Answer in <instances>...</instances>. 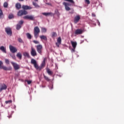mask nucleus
Listing matches in <instances>:
<instances>
[{
    "instance_id": "obj_1",
    "label": "nucleus",
    "mask_w": 124,
    "mask_h": 124,
    "mask_svg": "<svg viewBox=\"0 0 124 124\" xmlns=\"http://www.w3.org/2000/svg\"><path fill=\"white\" fill-rule=\"evenodd\" d=\"M39 32H40V30L38 27L36 26L34 28V35L35 38L36 39L39 36Z\"/></svg>"
},
{
    "instance_id": "obj_2",
    "label": "nucleus",
    "mask_w": 124,
    "mask_h": 124,
    "mask_svg": "<svg viewBox=\"0 0 124 124\" xmlns=\"http://www.w3.org/2000/svg\"><path fill=\"white\" fill-rule=\"evenodd\" d=\"M3 64V62L0 61V69H3V70L5 71H9L12 69V67L11 66L7 67L5 66H2Z\"/></svg>"
},
{
    "instance_id": "obj_3",
    "label": "nucleus",
    "mask_w": 124,
    "mask_h": 124,
    "mask_svg": "<svg viewBox=\"0 0 124 124\" xmlns=\"http://www.w3.org/2000/svg\"><path fill=\"white\" fill-rule=\"evenodd\" d=\"M28 15V12L24 10H19L17 13V16L20 17L21 16H23V15Z\"/></svg>"
},
{
    "instance_id": "obj_4",
    "label": "nucleus",
    "mask_w": 124,
    "mask_h": 124,
    "mask_svg": "<svg viewBox=\"0 0 124 124\" xmlns=\"http://www.w3.org/2000/svg\"><path fill=\"white\" fill-rule=\"evenodd\" d=\"M23 19H27L28 20H31V21H34L35 20V17H34V16L32 15H27L23 16Z\"/></svg>"
},
{
    "instance_id": "obj_5",
    "label": "nucleus",
    "mask_w": 124,
    "mask_h": 124,
    "mask_svg": "<svg viewBox=\"0 0 124 124\" xmlns=\"http://www.w3.org/2000/svg\"><path fill=\"white\" fill-rule=\"evenodd\" d=\"M11 63L12 64L13 66L14 67V68L15 70H18V69H20V66L16 63H15L13 62H11Z\"/></svg>"
},
{
    "instance_id": "obj_6",
    "label": "nucleus",
    "mask_w": 124,
    "mask_h": 124,
    "mask_svg": "<svg viewBox=\"0 0 124 124\" xmlns=\"http://www.w3.org/2000/svg\"><path fill=\"white\" fill-rule=\"evenodd\" d=\"M9 48H10V51L13 54H14L15 53H16V52H17V48L15 47V46H14L12 45H10Z\"/></svg>"
},
{
    "instance_id": "obj_7",
    "label": "nucleus",
    "mask_w": 124,
    "mask_h": 124,
    "mask_svg": "<svg viewBox=\"0 0 124 124\" xmlns=\"http://www.w3.org/2000/svg\"><path fill=\"white\" fill-rule=\"evenodd\" d=\"M36 48H37V51L39 53V54H41L42 53V45H39L36 46Z\"/></svg>"
},
{
    "instance_id": "obj_8",
    "label": "nucleus",
    "mask_w": 124,
    "mask_h": 124,
    "mask_svg": "<svg viewBox=\"0 0 124 124\" xmlns=\"http://www.w3.org/2000/svg\"><path fill=\"white\" fill-rule=\"evenodd\" d=\"M5 31L8 35H10V36L12 35V31L10 28H5Z\"/></svg>"
},
{
    "instance_id": "obj_9",
    "label": "nucleus",
    "mask_w": 124,
    "mask_h": 124,
    "mask_svg": "<svg viewBox=\"0 0 124 124\" xmlns=\"http://www.w3.org/2000/svg\"><path fill=\"white\" fill-rule=\"evenodd\" d=\"M31 54L32 57H35V56H37V53H36V50H35V49L33 47H31Z\"/></svg>"
},
{
    "instance_id": "obj_10",
    "label": "nucleus",
    "mask_w": 124,
    "mask_h": 124,
    "mask_svg": "<svg viewBox=\"0 0 124 124\" xmlns=\"http://www.w3.org/2000/svg\"><path fill=\"white\" fill-rule=\"evenodd\" d=\"M63 5H64L65 6V10H66V11H69V10H70V7H69V6H68V5H69V4H68V3H66L65 2H63Z\"/></svg>"
},
{
    "instance_id": "obj_11",
    "label": "nucleus",
    "mask_w": 124,
    "mask_h": 124,
    "mask_svg": "<svg viewBox=\"0 0 124 124\" xmlns=\"http://www.w3.org/2000/svg\"><path fill=\"white\" fill-rule=\"evenodd\" d=\"M83 32H84L83 30L78 29L75 31V34H82Z\"/></svg>"
},
{
    "instance_id": "obj_12",
    "label": "nucleus",
    "mask_w": 124,
    "mask_h": 124,
    "mask_svg": "<svg viewBox=\"0 0 124 124\" xmlns=\"http://www.w3.org/2000/svg\"><path fill=\"white\" fill-rule=\"evenodd\" d=\"M42 15H44V16H46V17L48 16L53 17V16L55 15V14H53V13H42Z\"/></svg>"
},
{
    "instance_id": "obj_13",
    "label": "nucleus",
    "mask_w": 124,
    "mask_h": 124,
    "mask_svg": "<svg viewBox=\"0 0 124 124\" xmlns=\"http://www.w3.org/2000/svg\"><path fill=\"white\" fill-rule=\"evenodd\" d=\"M22 8L23 9V10H31V7L23 5L22 6Z\"/></svg>"
},
{
    "instance_id": "obj_14",
    "label": "nucleus",
    "mask_w": 124,
    "mask_h": 124,
    "mask_svg": "<svg viewBox=\"0 0 124 124\" xmlns=\"http://www.w3.org/2000/svg\"><path fill=\"white\" fill-rule=\"evenodd\" d=\"M6 89H7V86L5 84H1L0 88V93H1L3 90H6Z\"/></svg>"
},
{
    "instance_id": "obj_15",
    "label": "nucleus",
    "mask_w": 124,
    "mask_h": 124,
    "mask_svg": "<svg viewBox=\"0 0 124 124\" xmlns=\"http://www.w3.org/2000/svg\"><path fill=\"white\" fill-rule=\"evenodd\" d=\"M80 19H81V18L80 17V16H76L74 19V23H75V24H77V23H78V22L80 21Z\"/></svg>"
},
{
    "instance_id": "obj_16",
    "label": "nucleus",
    "mask_w": 124,
    "mask_h": 124,
    "mask_svg": "<svg viewBox=\"0 0 124 124\" xmlns=\"http://www.w3.org/2000/svg\"><path fill=\"white\" fill-rule=\"evenodd\" d=\"M62 43V39L59 37L57 39V43H56V45L57 47H60V45Z\"/></svg>"
},
{
    "instance_id": "obj_17",
    "label": "nucleus",
    "mask_w": 124,
    "mask_h": 124,
    "mask_svg": "<svg viewBox=\"0 0 124 124\" xmlns=\"http://www.w3.org/2000/svg\"><path fill=\"white\" fill-rule=\"evenodd\" d=\"M33 65H34V67H35L37 70H39L40 71V70H41V67H40V66H38L37 63L34 64Z\"/></svg>"
},
{
    "instance_id": "obj_18",
    "label": "nucleus",
    "mask_w": 124,
    "mask_h": 124,
    "mask_svg": "<svg viewBox=\"0 0 124 124\" xmlns=\"http://www.w3.org/2000/svg\"><path fill=\"white\" fill-rule=\"evenodd\" d=\"M71 43L72 44V46L74 49L76 48V46H77V43L76 42L71 41Z\"/></svg>"
},
{
    "instance_id": "obj_19",
    "label": "nucleus",
    "mask_w": 124,
    "mask_h": 124,
    "mask_svg": "<svg viewBox=\"0 0 124 124\" xmlns=\"http://www.w3.org/2000/svg\"><path fill=\"white\" fill-rule=\"evenodd\" d=\"M45 61H46V59L45 58L43 61V62H42L41 66H40V67H41V69H42V68H43V67H44V66H45Z\"/></svg>"
},
{
    "instance_id": "obj_20",
    "label": "nucleus",
    "mask_w": 124,
    "mask_h": 124,
    "mask_svg": "<svg viewBox=\"0 0 124 124\" xmlns=\"http://www.w3.org/2000/svg\"><path fill=\"white\" fill-rule=\"evenodd\" d=\"M0 50H1V51H2L3 53H6V48H5V47H4V46H1L0 47Z\"/></svg>"
},
{
    "instance_id": "obj_21",
    "label": "nucleus",
    "mask_w": 124,
    "mask_h": 124,
    "mask_svg": "<svg viewBox=\"0 0 124 124\" xmlns=\"http://www.w3.org/2000/svg\"><path fill=\"white\" fill-rule=\"evenodd\" d=\"M46 72L48 75H52L53 74V72L48 68H46Z\"/></svg>"
},
{
    "instance_id": "obj_22",
    "label": "nucleus",
    "mask_w": 124,
    "mask_h": 124,
    "mask_svg": "<svg viewBox=\"0 0 124 124\" xmlns=\"http://www.w3.org/2000/svg\"><path fill=\"white\" fill-rule=\"evenodd\" d=\"M40 38H41V39H43V40H45V41H47V37L43 35L40 36Z\"/></svg>"
},
{
    "instance_id": "obj_23",
    "label": "nucleus",
    "mask_w": 124,
    "mask_h": 124,
    "mask_svg": "<svg viewBox=\"0 0 124 124\" xmlns=\"http://www.w3.org/2000/svg\"><path fill=\"white\" fill-rule=\"evenodd\" d=\"M16 9L19 10V9H20V8H21V4L20 3H16Z\"/></svg>"
},
{
    "instance_id": "obj_24",
    "label": "nucleus",
    "mask_w": 124,
    "mask_h": 124,
    "mask_svg": "<svg viewBox=\"0 0 124 124\" xmlns=\"http://www.w3.org/2000/svg\"><path fill=\"white\" fill-rule=\"evenodd\" d=\"M32 4L34 6H35V8H40V6L38 5V4L36 3L35 2H32Z\"/></svg>"
},
{
    "instance_id": "obj_25",
    "label": "nucleus",
    "mask_w": 124,
    "mask_h": 124,
    "mask_svg": "<svg viewBox=\"0 0 124 124\" xmlns=\"http://www.w3.org/2000/svg\"><path fill=\"white\" fill-rule=\"evenodd\" d=\"M23 56H24V57H27V58H28V59H30L31 58V56H30V54L27 52L23 53Z\"/></svg>"
},
{
    "instance_id": "obj_26",
    "label": "nucleus",
    "mask_w": 124,
    "mask_h": 124,
    "mask_svg": "<svg viewBox=\"0 0 124 124\" xmlns=\"http://www.w3.org/2000/svg\"><path fill=\"white\" fill-rule=\"evenodd\" d=\"M16 57L19 60H22V54H21L20 52H18L16 54Z\"/></svg>"
},
{
    "instance_id": "obj_27",
    "label": "nucleus",
    "mask_w": 124,
    "mask_h": 124,
    "mask_svg": "<svg viewBox=\"0 0 124 124\" xmlns=\"http://www.w3.org/2000/svg\"><path fill=\"white\" fill-rule=\"evenodd\" d=\"M0 19H3V13L2 10L0 9Z\"/></svg>"
},
{
    "instance_id": "obj_28",
    "label": "nucleus",
    "mask_w": 124,
    "mask_h": 124,
    "mask_svg": "<svg viewBox=\"0 0 124 124\" xmlns=\"http://www.w3.org/2000/svg\"><path fill=\"white\" fill-rule=\"evenodd\" d=\"M37 63V62H36V60H34V59H32L31 60V63L32 64H35V63Z\"/></svg>"
},
{
    "instance_id": "obj_29",
    "label": "nucleus",
    "mask_w": 124,
    "mask_h": 124,
    "mask_svg": "<svg viewBox=\"0 0 124 124\" xmlns=\"http://www.w3.org/2000/svg\"><path fill=\"white\" fill-rule=\"evenodd\" d=\"M21 28H22V26L20 25V24H17V25L16 26V30H17V31H19V30H20Z\"/></svg>"
},
{
    "instance_id": "obj_30",
    "label": "nucleus",
    "mask_w": 124,
    "mask_h": 124,
    "mask_svg": "<svg viewBox=\"0 0 124 124\" xmlns=\"http://www.w3.org/2000/svg\"><path fill=\"white\" fill-rule=\"evenodd\" d=\"M26 35L28 39H31V35L30 33H27Z\"/></svg>"
},
{
    "instance_id": "obj_31",
    "label": "nucleus",
    "mask_w": 124,
    "mask_h": 124,
    "mask_svg": "<svg viewBox=\"0 0 124 124\" xmlns=\"http://www.w3.org/2000/svg\"><path fill=\"white\" fill-rule=\"evenodd\" d=\"M57 34V33L56 32H53L52 33V37H53V38L55 37H56Z\"/></svg>"
},
{
    "instance_id": "obj_32",
    "label": "nucleus",
    "mask_w": 124,
    "mask_h": 124,
    "mask_svg": "<svg viewBox=\"0 0 124 124\" xmlns=\"http://www.w3.org/2000/svg\"><path fill=\"white\" fill-rule=\"evenodd\" d=\"M42 32H46L47 31V29L46 28L42 27Z\"/></svg>"
},
{
    "instance_id": "obj_33",
    "label": "nucleus",
    "mask_w": 124,
    "mask_h": 124,
    "mask_svg": "<svg viewBox=\"0 0 124 124\" xmlns=\"http://www.w3.org/2000/svg\"><path fill=\"white\" fill-rule=\"evenodd\" d=\"M8 6V3L7 2H5L3 4V7L6 8Z\"/></svg>"
},
{
    "instance_id": "obj_34",
    "label": "nucleus",
    "mask_w": 124,
    "mask_h": 124,
    "mask_svg": "<svg viewBox=\"0 0 124 124\" xmlns=\"http://www.w3.org/2000/svg\"><path fill=\"white\" fill-rule=\"evenodd\" d=\"M65 1H68V2H70V3H75V2L73 0H64Z\"/></svg>"
},
{
    "instance_id": "obj_35",
    "label": "nucleus",
    "mask_w": 124,
    "mask_h": 124,
    "mask_svg": "<svg viewBox=\"0 0 124 124\" xmlns=\"http://www.w3.org/2000/svg\"><path fill=\"white\" fill-rule=\"evenodd\" d=\"M17 40L20 43H24V41H23V40H22L21 38H18Z\"/></svg>"
},
{
    "instance_id": "obj_36",
    "label": "nucleus",
    "mask_w": 124,
    "mask_h": 124,
    "mask_svg": "<svg viewBox=\"0 0 124 124\" xmlns=\"http://www.w3.org/2000/svg\"><path fill=\"white\" fill-rule=\"evenodd\" d=\"M8 18L9 19H12L14 18V16H13L12 14L9 15Z\"/></svg>"
},
{
    "instance_id": "obj_37",
    "label": "nucleus",
    "mask_w": 124,
    "mask_h": 124,
    "mask_svg": "<svg viewBox=\"0 0 124 124\" xmlns=\"http://www.w3.org/2000/svg\"><path fill=\"white\" fill-rule=\"evenodd\" d=\"M5 63H6L7 64H9V60L7 59H5Z\"/></svg>"
},
{
    "instance_id": "obj_38",
    "label": "nucleus",
    "mask_w": 124,
    "mask_h": 124,
    "mask_svg": "<svg viewBox=\"0 0 124 124\" xmlns=\"http://www.w3.org/2000/svg\"><path fill=\"white\" fill-rule=\"evenodd\" d=\"M10 56L14 60H16V56L15 55L10 54Z\"/></svg>"
},
{
    "instance_id": "obj_39",
    "label": "nucleus",
    "mask_w": 124,
    "mask_h": 124,
    "mask_svg": "<svg viewBox=\"0 0 124 124\" xmlns=\"http://www.w3.org/2000/svg\"><path fill=\"white\" fill-rule=\"evenodd\" d=\"M44 77L46 81H50V79L47 77H46V76H44Z\"/></svg>"
},
{
    "instance_id": "obj_40",
    "label": "nucleus",
    "mask_w": 124,
    "mask_h": 124,
    "mask_svg": "<svg viewBox=\"0 0 124 124\" xmlns=\"http://www.w3.org/2000/svg\"><path fill=\"white\" fill-rule=\"evenodd\" d=\"M5 103H6V104H8V103H12V100H10L8 101H6Z\"/></svg>"
},
{
    "instance_id": "obj_41",
    "label": "nucleus",
    "mask_w": 124,
    "mask_h": 124,
    "mask_svg": "<svg viewBox=\"0 0 124 124\" xmlns=\"http://www.w3.org/2000/svg\"><path fill=\"white\" fill-rule=\"evenodd\" d=\"M18 24H19L20 25H23V24H24V20L19 21Z\"/></svg>"
},
{
    "instance_id": "obj_42",
    "label": "nucleus",
    "mask_w": 124,
    "mask_h": 124,
    "mask_svg": "<svg viewBox=\"0 0 124 124\" xmlns=\"http://www.w3.org/2000/svg\"><path fill=\"white\" fill-rule=\"evenodd\" d=\"M33 43H35V44H39V42L38 41L34 40L33 41Z\"/></svg>"
},
{
    "instance_id": "obj_43",
    "label": "nucleus",
    "mask_w": 124,
    "mask_h": 124,
    "mask_svg": "<svg viewBox=\"0 0 124 124\" xmlns=\"http://www.w3.org/2000/svg\"><path fill=\"white\" fill-rule=\"evenodd\" d=\"M85 2L87 3V4H90V3H91L90 0H85Z\"/></svg>"
},
{
    "instance_id": "obj_44",
    "label": "nucleus",
    "mask_w": 124,
    "mask_h": 124,
    "mask_svg": "<svg viewBox=\"0 0 124 124\" xmlns=\"http://www.w3.org/2000/svg\"><path fill=\"white\" fill-rule=\"evenodd\" d=\"M27 82L28 85H30L31 83V80H27Z\"/></svg>"
},
{
    "instance_id": "obj_45",
    "label": "nucleus",
    "mask_w": 124,
    "mask_h": 124,
    "mask_svg": "<svg viewBox=\"0 0 124 124\" xmlns=\"http://www.w3.org/2000/svg\"><path fill=\"white\" fill-rule=\"evenodd\" d=\"M92 16H93V17H95V14H94V13H93L92 14Z\"/></svg>"
},
{
    "instance_id": "obj_46",
    "label": "nucleus",
    "mask_w": 124,
    "mask_h": 124,
    "mask_svg": "<svg viewBox=\"0 0 124 124\" xmlns=\"http://www.w3.org/2000/svg\"><path fill=\"white\" fill-rule=\"evenodd\" d=\"M46 4H47V5H51V3H46Z\"/></svg>"
},
{
    "instance_id": "obj_47",
    "label": "nucleus",
    "mask_w": 124,
    "mask_h": 124,
    "mask_svg": "<svg viewBox=\"0 0 124 124\" xmlns=\"http://www.w3.org/2000/svg\"><path fill=\"white\" fill-rule=\"evenodd\" d=\"M98 21V26H100V23L99 22V21L97 20Z\"/></svg>"
},
{
    "instance_id": "obj_48",
    "label": "nucleus",
    "mask_w": 124,
    "mask_h": 124,
    "mask_svg": "<svg viewBox=\"0 0 124 124\" xmlns=\"http://www.w3.org/2000/svg\"><path fill=\"white\" fill-rule=\"evenodd\" d=\"M72 51H73V52H75V49H74H74H72Z\"/></svg>"
},
{
    "instance_id": "obj_49",
    "label": "nucleus",
    "mask_w": 124,
    "mask_h": 124,
    "mask_svg": "<svg viewBox=\"0 0 124 124\" xmlns=\"http://www.w3.org/2000/svg\"><path fill=\"white\" fill-rule=\"evenodd\" d=\"M50 90H53V85H52V87L51 88H50Z\"/></svg>"
},
{
    "instance_id": "obj_50",
    "label": "nucleus",
    "mask_w": 124,
    "mask_h": 124,
    "mask_svg": "<svg viewBox=\"0 0 124 124\" xmlns=\"http://www.w3.org/2000/svg\"><path fill=\"white\" fill-rule=\"evenodd\" d=\"M19 1H23L24 0H18Z\"/></svg>"
},
{
    "instance_id": "obj_51",
    "label": "nucleus",
    "mask_w": 124,
    "mask_h": 124,
    "mask_svg": "<svg viewBox=\"0 0 124 124\" xmlns=\"http://www.w3.org/2000/svg\"><path fill=\"white\" fill-rule=\"evenodd\" d=\"M36 0V1H37V0Z\"/></svg>"
}]
</instances>
